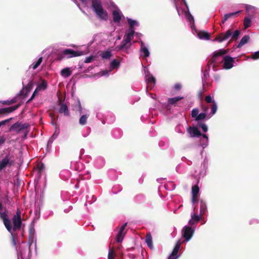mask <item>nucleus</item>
I'll return each mask as SVG.
<instances>
[{
  "label": "nucleus",
  "instance_id": "f257e3e1",
  "mask_svg": "<svg viewBox=\"0 0 259 259\" xmlns=\"http://www.w3.org/2000/svg\"><path fill=\"white\" fill-rule=\"evenodd\" d=\"M21 214L20 210L17 208L16 214L12 218V226L8 215V211L7 209H5L3 212L0 211V219L3 221L5 227L9 232L11 233L12 231H16L21 229L22 225Z\"/></svg>",
  "mask_w": 259,
  "mask_h": 259
},
{
  "label": "nucleus",
  "instance_id": "4c0bfd02",
  "mask_svg": "<svg viewBox=\"0 0 259 259\" xmlns=\"http://www.w3.org/2000/svg\"><path fill=\"white\" fill-rule=\"evenodd\" d=\"M197 125L198 127H201L204 132H207V126H206V124L202 123L201 121H198L197 122Z\"/></svg>",
  "mask_w": 259,
  "mask_h": 259
},
{
  "label": "nucleus",
  "instance_id": "ea45409f",
  "mask_svg": "<svg viewBox=\"0 0 259 259\" xmlns=\"http://www.w3.org/2000/svg\"><path fill=\"white\" fill-rule=\"evenodd\" d=\"M147 82L148 84H154L155 83V82H156V79L154 77V76L152 75H149L147 79Z\"/></svg>",
  "mask_w": 259,
  "mask_h": 259
},
{
  "label": "nucleus",
  "instance_id": "3c124183",
  "mask_svg": "<svg viewBox=\"0 0 259 259\" xmlns=\"http://www.w3.org/2000/svg\"><path fill=\"white\" fill-rule=\"evenodd\" d=\"M251 58L254 60L259 59V51L256 52L252 54Z\"/></svg>",
  "mask_w": 259,
  "mask_h": 259
},
{
  "label": "nucleus",
  "instance_id": "338daca9",
  "mask_svg": "<svg viewBox=\"0 0 259 259\" xmlns=\"http://www.w3.org/2000/svg\"><path fill=\"white\" fill-rule=\"evenodd\" d=\"M50 116L53 118V113H50Z\"/></svg>",
  "mask_w": 259,
  "mask_h": 259
},
{
  "label": "nucleus",
  "instance_id": "a211bd4d",
  "mask_svg": "<svg viewBox=\"0 0 259 259\" xmlns=\"http://www.w3.org/2000/svg\"><path fill=\"white\" fill-rule=\"evenodd\" d=\"M140 51L141 53V56L144 58H147L149 56L150 53L148 49L144 45L143 41L141 42V49Z\"/></svg>",
  "mask_w": 259,
  "mask_h": 259
},
{
  "label": "nucleus",
  "instance_id": "0eeeda50",
  "mask_svg": "<svg viewBox=\"0 0 259 259\" xmlns=\"http://www.w3.org/2000/svg\"><path fill=\"white\" fill-rule=\"evenodd\" d=\"M223 61L224 62L223 68L225 69H230L233 66L234 59L229 56H226L224 57Z\"/></svg>",
  "mask_w": 259,
  "mask_h": 259
},
{
  "label": "nucleus",
  "instance_id": "49530a36",
  "mask_svg": "<svg viewBox=\"0 0 259 259\" xmlns=\"http://www.w3.org/2000/svg\"><path fill=\"white\" fill-rule=\"evenodd\" d=\"M37 168L38 172L40 174L45 169V165L42 163H39L37 166Z\"/></svg>",
  "mask_w": 259,
  "mask_h": 259
},
{
  "label": "nucleus",
  "instance_id": "680f3d73",
  "mask_svg": "<svg viewBox=\"0 0 259 259\" xmlns=\"http://www.w3.org/2000/svg\"><path fill=\"white\" fill-rule=\"evenodd\" d=\"M201 136H202L204 138L206 139L207 140V141H208V138L206 134H201Z\"/></svg>",
  "mask_w": 259,
  "mask_h": 259
},
{
  "label": "nucleus",
  "instance_id": "a18cd8bd",
  "mask_svg": "<svg viewBox=\"0 0 259 259\" xmlns=\"http://www.w3.org/2000/svg\"><path fill=\"white\" fill-rule=\"evenodd\" d=\"M198 113H199V110L198 109H197V108L193 109L191 111L192 117L193 118H195L196 119V118L197 117V116L198 115Z\"/></svg>",
  "mask_w": 259,
  "mask_h": 259
},
{
  "label": "nucleus",
  "instance_id": "7ed1b4c3",
  "mask_svg": "<svg viewBox=\"0 0 259 259\" xmlns=\"http://www.w3.org/2000/svg\"><path fill=\"white\" fill-rule=\"evenodd\" d=\"M15 163V159L13 155L10 152L0 161V170H3L7 166H11Z\"/></svg>",
  "mask_w": 259,
  "mask_h": 259
},
{
  "label": "nucleus",
  "instance_id": "393cba45",
  "mask_svg": "<svg viewBox=\"0 0 259 259\" xmlns=\"http://www.w3.org/2000/svg\"><path fill=\"white\" fill-rule=\"evenodd\" d=\"M111 56L112 54L110 51H103L100 54L101 58L104 59H109Z\"/></svg>",
  "mask_w": 259,
  "mask_h": 259
},
{
  "label": "nucleus",
  "instance_id": "4d7b16f0",
  "mask_svg": "<svg viewBox=\"0 0 259 259\" xmlns=\"http://www.w3.org/2000/svg\"><path fill=\"white\" fill-rule=\"evenodd\" d=\"M6 141V139L4 137H0V146L3 144Z\"/></svg>",
  "mask_w": 259,
  "mask_h": 259
},
{
  "label": "nucleus",
  "instance_id": "c9c22d12",
  "mask_svg": "<svg viewBox=\"0 0 259 259\" xmlns=\"http://www.w3.org/2000/svg\"><path fill=\"white\" fill-rule=\"evenodd\" d=\"M119 64L120 62L119 61H118L117 59H114L111 62V67L113 69L117 68L119 67Z\"/></svg>",
  "mask_w": 259,
  "mask_h": 259
},
{
  "label": "nucleus",
  "instance_id": "423d86ee",
  "mask_svg": "<svg viewBox=\"0 0 259 259\" xmlns=\"http://www.w3.org/2000/svg\"><path fill=\"white\" fill-rule=\"evenodd\" d=\"M232 34V31L231 29H229L225 33H221L219 35H217L213 40L218 41L219 42H221L229 38Z\"/></svg>",
  "mask_w": 259,
  "mask_h": 259
},
{
  "label": "nucleus",
  "instance_id": "5701e85b",
  "mask_svg": "<svg viewBox=\"0 0 259 259\" xmlns=\"http://www.w3.org/2000/svg\"><path fill=\"white\" fill-rule=\"evenodd\" d=\"M184 98L183 97H176L174 98H168V103L169 105H175L176 103H177L178 101L182 100Z\"/></svg>",
  "mask_w": 259,
  "mask_h": 259
},
{
  "label": "nucleus",
  "instance_id": "6e6d98bb",
  "mask_svg": "<svg viewBox=\"0 0 259 259\" xmlns=\"http://www.w3.org/2000/svg\"><path fill=\"white\" fill-rule=\"evenodd\" d=\"M181 85L180 83H177L174 86V89L177 91H180L181 89Z\"/></svg>",
  "mask_w": 259,
  "mask_h": 259
},
{
  "label": "nucleus",
  "instance_id": "5fc2aeb1",
  "mask_svg": "<svg viewBox=\"0 0 259 259\" xmlns=\"http://www.w3.org/2000/svg\"><path fill=\"white\" fill-rule=\"evenodd\" d=\"M93 60V57L92 56H91L87 57L85 59L84 62L85 63H90Z\"/></svg>",
  "mask_w": 259,
  "mask_h": 259
},
{
  "label": "nucleus",
  "instance_id": "c756f323",
  "mask_svg": "<svg viewBox=\"0 0 259 259\" xmlns=\"http://www.w3.org/2000/svg\"><path fill=\"white\" fill-rule=\"evenodd\" d=\"M17 101V97H15L11 100H7V101H2L1 103L3 105H10L12 104L16 103Z\"/></svg>",
  "mask_w": 259,
  "mask_h": 259
},
{
  "label": "nucleus",
  "instance_id": "f8f14e48",
  "mask_svg": "<svg viewBox=\"0 0 259 259\" xmlns=\"http://www.w3.org/2000/svg\"><path fill=\"white\" fill-rule=\"evenodd\" d=\"M181 247V242L178 241L176 244L171 253L169 255L168 259H177L178 258L177 254Z\"/></svg>",
  "mask_w": 259,
  "mask_h": 259
},
{
  "label": "nucleus",
  "instance_id": "603ef678",
  "mask_svg": "<svg viewBox=\"0 0 259 259\" xmlns=\"http://www.w3.org/2000/svg\"><path fill=\"white\" fill-rule=\"evenodd\" d=\"M127 223H124L120 228L118 232H120V233H122L123 234H124V233L125 232L124 231V230L125 229V227L126 226H127Z\"/></svg>",
  "mask_w": 259,
  "mask_h": 259
},
{
  "label": "nucleus",
  "instance_id": "cd10ccee",
  "mask_svg": "<svg viewBox=\"0 0 259 259\" xmlns=\"http://www.w3.org/2000/svg\"><path fill=\"white\" fill-rule=\"evenodd\" d=\"M47 87V82L45 80H43L41 83H39L37 88H36V90L38 92L41 90H45Z\"/></svg>",
  "mask_w": 259,
  "mask_h": 259
},
{
  "label": "nucleus",
  "instance_id": "37998d69",
  "mask_svg": "<svg viewBox=\"0 0 259 259\" xmlns=\"http://www.w3.org/2000/svg\"><path fill=\"white\" fill-rule=\"evenodd\" d=\"M240 31L238 30H236L235 31L234 33L232 36V39L234 40H237L240 35Z\"/></svg>",
  "mask_w": 259,
  "mask_h": 259
},
{
  "label": "nucleus",
  "instance_id": "a878e982",
  "mask_svg": "<svg viewBox=\"0 0 259 259\" xmlns=\"http://www.w3.org/2000/svg\"><path fill=\"white\" fill-rule=\"evenodd\" d=\"M129 44L128 42H126L125 39H123L122 41L121 42V44L118 46L117 47L119 50H123V49H127L129 48L130 46V45H127Z\"/></svg>",
  "mask_w": 259,
  "mask_h": 259
},
{
  "label": "nucleus",
  "instance_id": "dca6fc26",
  "mask_svg": "<svg viewBox=\"0 0 259 259\" xmlns=\"http://www.w3.org/2000/svg\"><path fill=\"white\" fill-rule=\"evenodd\" d=\"M113 22L116 23L120 22L121 19L122 14L118 10H114L112 12Z\"/></svg>",
  "mask_w": 259,
  "mask_h": 259
},
{
  "label": "nucleus",
  "instance_id": "39448f33",
  "mask_svg": "<svg viewBox=\"0 0 259 259\" xmlns=\"http://www.w3.org/2000/svg\"><path fill=\"white\" fill-rule=\"evenodd\" d=\"M29 125L27 123H22L21 122H17L16 123L12 125L10 128L9 131H15L17 133H19L20 131L27 128Z\"/></svg>",
  "mask_w": 259,
  "mask_h": 259
},
{
  "label": "nucleus",
  "instance_id": "a19ab883",
  "mask_svg": "<svg viewBox=\"0 0 259 259\" xmlns=\"http://www.w3.org/2000/svg\"><path fill=\"white\" fill-rule=\"evenodd\" d=\"M186 17L187 19L190 22V23L194 24V19L190 13H186Z\"/></svg>",
  "mask_w": 259,
  "mask_h": 259
},
{
  "label": "nucleus",
  "instance_id": "f3484780",
  "mask_svg": "<svg viewBox=\"0 0 259 259\" xmlns=\"http://www.w3.org/2000/svg\"><path fill=\"white\" fill-rule=\"evenodd\" d=\"M99 19L103 20H107L108 19V13L106 10L103 9L96 13Z\"/></svg>",
  "mask_w": 259,
  "mask_h": 259
},
{
  "label": "nucleus",
  "instance_id": "412c9836",
  "mask_svg": "<svg viewBox=\"0 0 259 259\" xmlns=\"http://www.w3.org/2000/svg\"><path fill=\"white\" fill-rule=\"evenodd\" d=\"M198 36L200 39L208 40L210 38V34L205 31H199L198 33Z\"/></svg>",
  "mask_w": 259,
  "mask_h": 259
},
{
  "label": "nucleus",
  "instance_id": "9b49d317",
  "mask_svg": "<svg viewBox=\"0 0 259 259\" xmlns=\"http://www.w3.org/2000/svg\"><path fill=\"white\" fill-rule=\"evenodd\" d=\"M187 132L191 137H199L201 136L200 131L195 126H189L187 128Z\"/></svg>",
  "mask_w": 259,
  "mask_h": 259
},
{
  "label": "nucleus",
  "instance_id": "b1692460",
  "mask_svg": "<svg viewBox=\"0 0 259 259\" xmlns=\"http://www.w3.org/2000/svg\"><path fill=\"white\" fill-rule=\"evenodd\" d=\"M61 75L65 77H68L71 74V71L69 68L63 69L60 72Z\"/></svg>",
  "mask_w": 259,
  "mask_h": 259
},
{
  "label": "nucleus",
  "instance_id": "2f4dec72",
  "mask_svg": "<svg viewBox=\"0 0 259 259\" xmlns=\"http://www.w3.org/2000/svg\"><path fill=\"white\" fill-rule=\"evenodd\" d=\"M125 234H126V232H125L124 233V234L118 232V233L116 236V242H121L123 240L124 236L125 235Z\"/></svg>",
  "mask_w": 259,
  "mask_h": 259
},
{
  "label": "nucleus",
  "instance_id": "e433bc0d",
  "mask_svg": "<svg viewBox=\"0 0 259 259\" xmlns=\"http://www.w3.org/2000/svg\"><path fill=\"white\" fill-rule=\"evenodd\" d=\"M206 116V113H201L198 115L197 117L195 119L196 121H201V120H203L205 118Z\"/></svg>",
  "mask_w": 259,
  "mask_h": 259
},
{
  "label": "nucleus",
  "instance_id": "bf43d9fd",
  "mask_svg": "<svg viewBox=\"0 0 259 259\" xmlns=\"http://www.w3.org/2000/svg\"><path fill=\"white\" fill-rule=\"evenodd\" d=\"M11 233V235H12V241L13 244L14 245H16V241H15V239L14 237L13 234L12 232Z\"/></svg>",
  "mask_w": 259,
  "mask_h": 259
},
{
  "label": "nucleus",
  "instance_id": "20e7f679",
  "mask_svg": "<svg viewBox=\"0 0 259 259\" xmlns=\"http://www.w3.org/2000/svg\"><path fill=\"white\" fill-rule=\"evenodd\" d=\"M83 55L82 51H75L70 49H67L63 50L61 53H59L57 55V59L59 61L61 60L64 56L69 55V57H77Z\"/></svg>",
  "mask_w": 259,
  "mask_h": 259
},
{
  "label": "nucleus",
  "instance_id": "69168bd1",
  "mask_svg": "<svg viewBox=\"0 0 259 259\" xmlns=\"http://www.w3.org/2000/svg\"><path fill=\"white\" fill-rule=\"evenodd\" d=\"M3 208L2 204L0 202V210L2 209Z\"/></svg>",
  "mask_w": 259,
  "mask_h": 259
},
{
  "label": "nucleus",
  "instance_id": "1a4fd4ad",
  "mask_svg": "<svg viewBox=\"0 0 259 259\" xmlns=\"http://www.w3.org/2000/svg\"><path fill=\"white\" fill-rule=\"evenodd\" d=\"M33 87V83L32 80H31L27 84L25 87H24L23 89L20 91L19 95L22 96L23 97H26L28 94L30 92Z\"/></svg>",
  "mask_w": 259,
  "mask_h": 259
},
{
  "label": "nucleus",
  "instance_id": "473e14b6",
  "mask_svg": "<svg viewBox=\"0 0 259 259\" xmlns=\"http://www.w3.org/2000/svg\"><path fill=\"white\" fill-rule=\"evenodd\" d=\"M115 252L114 248H110L108 254V259H115Z\"/></svg>",
  "mask_w": 259,
  "mask_h": 259
},
{
  "label": "nucleus",
  "instance_id": "58836bf2",
  "mask_svg": "<svg viewBox=\"0 0 259 259\" xmlns=\"http://www.w3.org/2000/svg\"><path fill=\"white\" fill-rule=\"evenodd\" d=\"M211 113L212 115L214 114L217 110V104L216 102H213V104L210 105Z\"/></svg>",
  "mask_w": 259,
  "mask_h": 259
},
{
  "label": "nucleus",
  "instance_id": "864d4df0",
  "mask_svg": "<svg viewBox=\"0 0 259 259\" xmlns=\"http://www.w3.org/2000/svg\"><path fill=\"white\" fill-rule=\"evenodd\" d=\"M201 108H202L203 111L204 112L203 113H206V112H207V111L208 110V106L204 105L203 103H201Z\"/></svg>",
  "mask_w": 259,
  "mask_h": 259
},
{
  "label": "nucleus",
  "instance_id": "09e8293b",
  "mask_svg": "<svg viewBox=\"0 0 259 259\" xmlns=\"http://www.w3.org/2000/svg\"><path fill=\"white\" fill-rule=\"evenodd\" d=\"M38 92V91L37 90H36V89H35V90L33 92L31 98L27 101V103H29L30 102L32 101V100L34 99L35 95L37 94Z\"/></svg>",
  "mask_w": 259,
  "mask_h": 259
},
{
  "label": "nucleus",
  "instance_id": "e2e57ef3",
  "mask_svg": "<svg viewBox=\"0 0 259 259\" xmlns=\"http://www.w3.org/2000/svg\"><path fill=\"white\" fill-rule=\"evenodd\" d=\"M174 4H175V6L176 7V9L178 11H179L178 7L177 4V3L176 2V0H174Z\"/></svg>",
  "mask_w": 259,
  "mask_h": 259
},
{
  "label": "nucleus",
  "instance_id": "052dcab7",
  "mask_svg": "<svg viewBox=\"0 0 259 259\" xmlns=\"http://www.w3.org/2000/svg\"><path fill=\"white\" fill-rule=\"evenodd\" d=\"M189 224L191 225H193L196 224V223L193 219H191L190 220H189Z\"/></svg>",
  "mask_w": 259,
  "mask_h": 259
},
{
  "label": "nucleus",
  "instance_id": "bb28decb",
  "mask_svg": "<svg viewBox=\"0 0 259 259\" xmlns=\"http://www.w3.org/2000/svg\"><path fill=\"white\" fill-rule=\"evenodd\" d=\"M200 213L201 214H203L206 211L207 206L204 201L203 200H200Z\"/></svg>",
  "mask_w": 259,
  "mask_h": 259
},
{
  "label": "nucleus",
  "instance_id": "6e6552de",
  "mask_svg": "<svg viewBox=\"0 0 259 259\" xmlns=\"http://www.w3.org/2000/svg\"><path fill=\"white\" fill-rule=\"evenodd\" d=\"M194 233V230L191 227L185 226L183 230V237L186 241H189L192 238Z\"/></svg>",
  "mask_w": 259,
  "mask_h": 259
},
{
  "label": "nucleus",
  "instance_id": "72a5a7b5",
  "mask_svg": "<svg viewBox=\"0 0 259 259\" xmlns=\"http://www.w3.org/2000/svg\"><path fill=\"white\" fill-rule=\"evenodd\" d=\"M127 20L128 24L130 25L129 30H134L133 27L137 24V21L136 20H134L130 18H127Z\"/></svg>",
  "mask_w": 259,
  "mask_h": 259
},
{
  "label": "nucleus",
  "instance_id": "9d476101",
  "mask_svg": "<svg viewBox=\"0 0 259 259\" xmlns=\"http://www.w3.org/2000/svg\"><path fill=\"white\" fill-rule=\"evenodd\" d=\"M21 105V103H19L17 105L13 106H10L9 107L3 108L0 109V115L3 114H9L11 113L15 110L18 109L20 106Z\"/></svg>",
  "mask_w": 259,
  "mask_h": 259
},
{
  "label": "nucleus",
  "instance_id": "2eb2a0df",
  "mask_svg": "<svg viewBox=\"0 0 259 259\" xmlns=\"http://www.w3.org/2000/svg\"><path fill=\"white\" fill-rule=\"evenodd\" d=\"M60 108L59 112L60 113H63L65 116H69V112L68 108L67 106L63 104L62 102V101L60 100Z\"/></svg>",
  "mask_w": 259,
  "mask_h": 259
},
{
  "label": "nucleus",
  "instance_id": "7c9ffc66",
  "mask_svg": "<svg viewBox=\"0 0 259 259\" xmlns=\"http://www.w3.org/2000/svg\"><path fill=\"white\" fill-rule=\"evenodd\" d=\"M251 19L248 17H245L244 20V28L246 29L251 26Z\"/></svg>",
  "mask_w": 259,
  "mask_h": 259
},
{
  "label": "nucleus",
  "instance_id": "4468645a",
  "mask_svg": "<svg viewBox=\"0 0 259 259\" xmlns=\"http://www.w3.org/2000/svg\"><path fill=\"white\" fill-rule=\"evenodd\" d=\"M92 6L95 13L103 9L102 3L100 0H92Z\"/></svg>",
  "mask_w": 259,
  "mask_h": 259
},
{
  "label": "nucleus",
  "instance_id": "f704fd0d",
  "mask_svg": "<svg viewBox=\"0 0 259 259\" xmlns=\"http://www.w3.org/2000/svg\"><path fill=\"white\" fill-rule=\"evenodd\" d=\"M88 119V116L86 115H82L79 120V123L81 125H84L87 123V121Z\"/></svg>",
  "mask_w": 259,
  "mask_h": 259
},
{
  "label": "nucleus",
  "instance_id": "79ce46f5",
  "mask_svg": "<svg viewBox=\"0 0 259 259\" xmlns=\"http://www.w3.org/2000/svg\"><path fill=\"white\" fill-rule=\"evenodd\" d=\"M42 61V57H40L38 59V60L35 62V63L33 65L32 68L33 69H36L41 64Z\"/></svg>",
  "mask_w": 259,
  "mask_h": 259
},
{
  "label": "nucleus",
  "instance_id": "13d9d810",
  "mask_svg": "<svg viewBox=\"0 0 259 259\" xmlns=\"http://www.w3.org/2000/svg\"><path fill=\"white\" fill-rule=\"evenodd\" d=\"M198 98L201 101L203 100V97L202 95V93L201 92H199L198 93Z\"/></svg>",
  "mask_w": 259,
  "mask_h": 259
},
{
  "label": "nucleus",
  "instance_id": "4be33fe9",
  "mask_svg": "<svg viewBox=\"0 0 259 259\" xmlns=\"http://www.w3.org/2000/svg\"><path fill=\"white\" fill-rule=\"evenodd\" d=\"M249 38H250V37L249 35H244L240 40L239 43L238 44V45L237 46V48H241L242 47V46H243L244 45H245L248 41Z\"/></svg>",
  "mask_w": 259,
  "mask_h": 259
},
{
  "label": "nucleus",
  "instance_id": "8fccbe9b",
  "mask_svg": "<svg viewBox=\"0 0 259 259\" xmlns=\"http://www.w3.org/2000/svg\"><path fill=\"white\" fill-rule=\"evenodd\" d=\"M192 219H193L196 223H197L200 220V217L196 214H194L191 216Z\"/></svg>",
  "mask_w": 259,
  "mask_h": 259
},
{
  "label": "nucleus",
  "instance_id": "f03ea898",
  "mask_svg": "<svg viewBox=\"0 0 259 259\" xmlns=\"http://www.w3.org/2000/svg\"><path fill=\"white\" fill-rule=\"evenodd\" d=\"M229 52L228 49H220L218 51H215L211 58L209 59L208 62L207 68L208 70L210 68V66L213 65V69L215 70V67L223 62V60L221 59V57L227 54Z\"/></svg>",
  "mask_w": 259,
  "mask_h": 259
},
{
  "label": "nucleus",
  "instance_id": "ddd939ff",
  "mask_svg": "<svg viewBox=\"0 0 259 259\" xmlns=\"http://www.w3.org/2000/svg\"><path fill=\"white\" fill-rule=\"evenodd\" d=\"M199 192V188L195 185L192 188V202L194 203L198 201V196Z\"/></svg>",
  "mask_w": 259,
  "mask_h": 259
},
{
  "label": "nucleus",
  "instance_id": "c03bdc74",
  "mask_svg": "<svg viewBox=\"0 0 259 259\" xmlns=\"http://www.w3.org/2000/svg\"><path fill=\"white\" fill-rule=\"evenodd\" d=\"M205 101L207 103L213 104V102H215V101L212 100V98L210 95L206 96L205 97Z\"/></svg>",
  "mask_w": 259,
  "mask_h": 259
},
{
  "label": "nucleus",
  "instance_id": "6ab92c4d",
  "mask_svg": "<svg viewBox=\"0 0 259 259\" xmlns=\"http://www.w3.org/2000/svg\"><path fill=\"white\" fill-rule=\"evenodd\" d=\"M134 30H129V31L127 33H126L124 35L123 39H125L126 42H128L130 43L134 37Z\"/></svg>",
  "mask_w": 259,
  "mask_h": 259
},
{
  "label": "nucleus",
  "instance_id": "aec40b11",
  "mask_svg": "<svg viewBox=\"0 0 259 259\" xmlns=\"http://www.w3.org/2000/svg\"><path fill=\"white\" fill-rule=\"evenodd\" d=\"M241 12L240 11H237L234 13H231L229 14H226L224 15L223 19L222 20L221 25L222 24H224L229 18H232L234 16H236L238 14Z\"/></svg>",
  "mask_w": 259,
  "mask_h": 259
},
{
  "label": "nucleus",
  "instance_id": "de8ad7c7",
  "mask_svg": "<svg viewBox=\"0 0 259 259\" xmlns=\"http://www.w3.org/2000/svg\"><path fill=\"white\" fill-rule=\"evenodd\" d=\"M12 119V118L11 117V118H10L7 119L6 120L0 121V127L2 126L5 125V124H6V123L9 122Z\"/></svg>",
  "mask_w": 259,
  "mask_h": 259
},
{
  "label": "nucleus",
  "instance_id": "c85d7f7f",
  "mask_svg": "<svg viewBox=\"0 0 259 259\" xmlns=\"http://www.w3.org/2000/svg\"><path fill=\"white\" fill-rule=\"evenodd\" d=\"M146 242L147 244V245L149 247H151L152 245V238L151 235L150 233H148L146 234Z\"/></svg>",
  "mask_w": 259,
  "mask_h": 259
},
{
  "label": "nucleus",
  "instance_id": "0e129e2a",
  "mask_svg": "<svg viewBox=\"0 0 259 259\" xmlns=\"http://www.w3.org/2000/svg\"><path fill=\"white\" fill-rule=\"evenodd\" d=\"M182 1L184 3L185 5L188 8V4L186 0H182Z\"/></svg>",
  "mask_w": 259,
  "mask_h": 259
},
{
  "label": "nucleus",
  "instance_id": "774afa93",
  "mask_svg": "<svg viewBox=\"0 0 259 259\" xmlns=\"http://www.w3.org/2000/svg\"><path fill=\"white\" fill-rule=\"evenodd\" d=\"M231 42V40H229L228 44L230 43Z\"/></svg>",
  "mask_w": 259,
  "mask_h": 259
}]
</instances>
